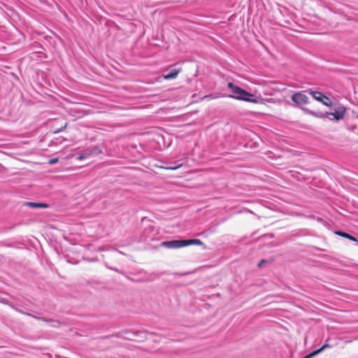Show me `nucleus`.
<instances>
[{
	"label": "nucleus",
	"instance_id": "nucleus-9",
	"mask_svg": "<svg viewBox=\"0 0 358 358\" xmlns=\"http://www.w3.org/2000/svg\"><path fill=\"white\" fill-rule=\"evenodd\" d=\"M327 348H329V345L327 344H325L323 346H322L320 349L314 350L311 353L304 356L303 358H312L313 357L317 355L319 352H322L323 350H324Z\"/></svg>",
	"mask_w": 358,
	"mask_h": 358
},
{
	"label": "nucleus",
	"instance_id": "nucleus-14",
	"mask_svg": "<svg viewBox=\"0 0 358 358\" xmlns=\"http://www.w3.org/2000/svg\"><path fill=\"white\" fill-rule=\"evenodd\" d=\"M59 161L58 158H53L49 160L48 164H54L57 163Z\"/></svg>",
	"mask_w": 358,
	"mask_h": 358
},
{
	"label": "nucleus",
	"instance_id": "nucleus-8",
	"mask_svg": "<svg viewBox=\"0 0 358 358\" xmlns=\"http://www.w3.org/2000/svg\"><path fill=\"white\" fill-rule=\"evenodd\" d=\"M190 245H201L203 243L199 239H190V240H183V246H188Z\"/></svg>",
	"mask_w": 358,
	"mask_h": 358
},
{
	"label": "nucleus",
	"instance_id": "nucleus-13",
	"mask_svg": "<svg viewBox=\"0 0 358 358\" xmlns=\"http://www.w3.org/2000/svg\"><path fill=\"white\" fill-rule=\"evenodd\" d=\"M181 166H182V164H179V165H178L176 166H174V167H162V166L161 168L164 169H167V170H176V169H178V168L181 167Z\"/></svg>",
	"mask_w": 358,
	"mask_h": 358
},
{
	"label": "nucleus",
	"instance_id": "nucleus-11",
	"mask_svg": "<svg viewBox=\"0 0 358 358\" xmlns=\"http://www.w3.org/2000/svg\"><path fill=\"white\" fill-rule=\"evenodd\" d=\"M320 102L327 106H331L332 105L331 99L327 96H324V99H322V101H320Z\"/></svg>",
	"mask_w": 358,
	"mask_h": 358
},
{
	"label": "nucleus",
	"instance_id": "nucleus-1",
	"mask_svg": "<svg viewBox=\"0 0 358 358\" xmlns=\"http://www.w3.org/2000/svg\"><path fill=\"white\" fill-rule=\"evenodd\" d=\"M228 87L231 90L232 94L229 95V97L253 103H257L258 99L254 98V95L245 91V90L235 85L233 83H229L227 84Z\"/></svg>",
	"mask_w": 358,
	"mask_h": 358
},
{
	"label": "nucleus",
	"instance_id": "nucleus-15",
	"mask_svg": "<svg viewBox=\"0 0 358 358\" xmlns=\"http://www.w3.org/2000/svg\"><path fill=\"white\" fill-rule=\"evenodd\" d=\"M266 260L264 259H262L259 264H258V266L260 267L262 264H264V263H266Z\"/></svg>",
	"mask_w": 358,
	"mask_h": 358
},
{
	"label": "nucleus",
	"instance_id": "nucleus-6",
	"mask_svg": "<svg viewBox=\"0 0 358 358\" xmlns=\"http://www.w3.org/2000/svg\"><path fill=\"white\" fill-rule=\"evenodd\" d=\"M335 234L339 236H341V237H343V238H348L350 241H355V242H357V239L351 236L350 234L346 233V232H343V231H335Z\"/></svg>",
	"mask_w": 358,
	"mask_h": 358
},
{
	"label": "nucleus",
	"instance_id": "nucleus-4",
	"mask_svg": "<svg viewBox=\"0 0 358 358\" xmlns=\"http://www.w3.org/2000/svg\"><path fill=\"white\" fill-rule=\"evenodd\" d=\"M161 245L168 248H179L184 247L183 240L164 241L161 243Z\"/></svg>",
	"mask_w": 358,
	"mask_h": 358
},
{
	"label": "nucleus",
	"instance_id": "nucleus-2",
	"mask_svg": "<svg viewBox=\"0 0 358 358\" xmlns=\"http://www.w3.org/2000/svg\"><path fill=\"white\" fill-rule=\"evenodd\" d=\"M345 112V108L341 106L335 108L333 113H327L326 117L330 120H336L338 121L344 117Z\"/></svg>",
	"mask_w": 358,
	"mask_h": 358
},
{
	"label": "nucleus",
	"instance_id": "nucleus-10",
	"mask_svg": "<svg viewBox=\"0 0 358 358\" xmlns=\"http://www.w3.org/2000/svg\"><path fill=\"white\" fill-rule=\"evenodd\" d=\"M310 94L313 96L314 99L319 101H322V99H324V96H325L320 92L311 91Z\"/></svg>",
	"mask_w": 358,
	"mask_h": 358
},
{
	"label": "nucleus",
	"instance_id": "nucleus-7",
	"mask_svg": "<svg viewBox=\"0 0 358 358\" xmlns=\"http://www.w3.org/2000/svg\"><path fill=\"white\" fill-rule=\"evenodd\" d=\"M25 206L36 208H46L48 207V205L43 203H34V202H27L25 203Z\"/></svg>",
	"mask_w": 358,
	"mask_h": 358
},
{
	"label": "nucleus",
	"instance_id": "nucleus-12",
	"mask_svg": "<svg viewBox=\"0 0 358 358\" xmlns=\"http://www.w3.org/2000/svg\"><path fill=\"white\" fill-rule=\"evenodd\" d=\"M90 155H91V152H84V153H83V154L80 155L78 157V158H77V159H78V160H82V159H85V158L87 157H88V156H90Z\"/></svg>",
	"mask_w": 358,
	"mask_h": 358
},
{
	"label": "nucleus",
	"instance_id": "nucleus-3",
	"mask_svg": "<svg viewBox=\"0 0 358 358\" xmlns=\"http://www.w3.org/2000/svg\"><path fill=\"white\" fill-rule=\"evenodd\" d=\"M292 100L297 105H306L308 103V97L301 92H296L292 96Z\"/></svg>",
	"mask_w": 358,
	"mask_h": 358
},
{
	"label": "nucleus",
	"instance_id": "nucleus-16",
	"mask_svg": "<svg viewBox=\"0 0 358 358\" xmlns=\"http://www.w3.org/2000/svg\"><path fill=\"white\" fill-rule=\"evenodd\" d=\"M357 118H358V115H357Z\"/></svg>",
	"mask_w": 358,
	"mask_h": 358
},
{
	"label": "nucleus",
	"instance_id": "nucleus-5",
	"mask_svg": "<svg viewBox=\"0 0 358 358\" xmlns=\"http://www.w3.org/2000/svg\"><path fill=\"white\" fill-rule=\"evenodd\" d=\"M181 71L180 69H173L170 73L164 75V78L165 80H171L175 79L178 77L179 73Z\"/></svg>",
	"mask_w": 358,
	"mask_h": 358
}]
</instances>
